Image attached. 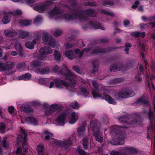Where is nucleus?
Returning a JSON list of instances; mask_svg holds the SVG:
<instances>
[{
    "label": "nucleus",
    "mask_w": 155,
    "mask_h": 155,
    "mask_svg": "<svg viewBox=\"0 0 155 155\" xmlns=\"http://www.w3.org/2000/svg\"><path fill=\"white\" fill-rule=\"evenodd\" d=\"M129 126H120L114 125L111 127V132L115 134V138L110 141L113 145H123L125 143L126 134L124 128H127Z\"/></svg>",
    "instance_id": "f257e3e1"
},
{
    "label": "nucleus",
    "mask_w": 155,
    "mask_h": 155,
    "mask_svg": "<svg viewBox=\"0 0 155 155\" xmlns=\"http://www.w3.org/2000/svg\"><path fill=\"white\" fill-rule=\"evenodd\" d=\"M64 68L65 69L64 70L61 67L57 65H55L53 67V71L54 73L64 76L65 80H68L71 82V86L75 87L77 83L76 76L71 72L66 65L65 66Z\"/></svg>",
    "instance_id": "f03ea898"
},
{
    "label": "nucleus",
    "mask_w": 155,
    "mask_h": 155,
    "mask_svg": "<svg viewBox=\"0 0 155 155\" xmlns=\"http://www.w3.org/2000/svg\"><path fill=\"white\" fill-rule=\"evenodd\" d=\"M92 86L94 87V89L92 91V94L94 98H99L102 99H104L109 104H116L115 100L113 98L107 94H105L103 96L98 93L99 90L98 87V84L96 81H92Z\"/></svg>",
    "instance_id": "7ed1b4c3"
},
{
    "label": "nucleus",
    "mask_w": 155,
    "mask_h": 155,
    "mask_svg": "<svg viewBox=\"0 0 155 155\" xmlns=\"http://www.w3.org/2000/svg\"><path fill=\"white\" fill-rule=\"evenodd\" d=\"M100 122L97 119L92 120L90 122V126L93 131V135L96 141L102 143L103 141L102 135L100 131Z\"/></svg>",
    "instance_id": "20e7f679"
},
{
    "label": "nucleus",
    "mask_w": 155,
    "mask_h": 155,
    "mask_svg": "<svg viewBox=\"0 0 155 155\" xmlns=\"http://www.w3.org/2000/svg\"><path fill=\"white\" fill-rule=\"evenodd\" d=\"M140 117L136 115L135 117H132L129 115H122L118 119V121L124 125H129L134 124H136L138 122Z\"/></svg>",
    "instance_id": "39448f33"
},
{
    "label": "nucleus",
    "mask_w": 155,
    "mask_h": 155,
    "mask_svg": "<svg viewBox=\"0 0 155 155\" xmlns=\"http://www.w3.org/2000/svg\"><path fill=\"white\" fill-rule=\"evenodd\" d=\"M52 1L47 0L44 2L38 3L34 7V9L39 13L44 12L47 9L50 8L52 5Z\"/></svg>",
    "instance_id": "423d86ee"
},
{
    "label": "nucleus",
    "mask_w": 155,
    "mask_h": 155,
    "mask_svg": "<svg viewBox=\"0 0 155 155\" xmlns=\"http://www.w3.org/2000/svg\"><path fill=\"white\" fill-rule=\"evenodd\" d=\"M120 48V47H115L114 48L110 47L106 48H95L93 49L91 51L92 54L98 53H105L106 52H109L114 51L115 49H118Z\"/></svg>",
    "instance_id": "0eeeda50"
},
{
    "label": "nucleus",
    "mask_w": 155,
    "mask_h": 155,
    "mask_svg": "<svg viewBox=\"0 0 155 155\" xmlns=\"http://www.w3.org/2000/svg\"><path fill=\"white\" fill-rule=\"evenodd\" d=\"M14 66V63L11 61L3 63L0 61V70L2 71H9Z\"/></svg>",
    "instance_id": "6e6552de"
},
{
    "label": "nucleus",
    "mask_w": 155,
    "mask_h": 155,
    "mask_svg": "<svg viewBox=\"0 0 155 155\" xmlns=\"http://www.w3.org/2000/svg\"><path fill=\"white\" fill-rule=\"evenodd\" d=\"M56 143L60 147H63L67 149L72 144V141L70 138H68V140H65L62 141H57L56 142Z\"/></svg>",
    "instance_id": "1a4fd4ad"
},
{
    "label": "nucleus",
    "mask_w": 155,
    "mask_h": 155,
    "mask_svg": "<svg viewBox=\"0 0 155 155\" xmlns=\"http://www.w3.org/2000/svg\"><path fill=\"white\" fill-rule=\"evenodd\" d=\"M127 66L121 64L120 67H118L116 64H112L110 67V71H126L127 70L126 69Z\"/></svg>",
    "instance_id": "9d476101"
},
{
    "label": "nucleus",
    "mask_w": 155,
    "mask_h": 155,
    "mask_svg": "<svg viewBox=\"0 0 155 155\" xmlns=\"http://www.w3.org/2000/svg\"><path fill=\"white\" fill-rule=\"evenodd\" d=\"M85 11L80 10L78 11L77 12L73 13L74 16V20L78 18L80 20H86L87 19V17L84 14Z\"/></svg>",
    "instance_id": "9b49d317"
},
{
    "label": "nucleus",
    "mask_w": 155,
    "mask_h": 155,
    "mask_svg": "<svg viewBox=\"0 0 155 155\" xmlns=\"http://www.w3.org/2000/svg\"><path fill=\"white\" fill-rule=\"evenodd\" d=\"M63 12L62 10L55 6L49 12L48 14L51 17H53L55 15L58 14H61Z\"/></svg>",
    "instance_id": "f8f14e48"
},
{
    "label": "nucleus",
    "mask_w": 155,
    "mask_h": 155,
    "mask_svg": "<svg viewBox=\"0 0 155 155\" xmlns=\"http://www.w3.org/2000/svg\"><path fill=\"white\" fill-rule=\"evenodd\" d=\"M68 81V82L69 83H67L64 80H62L59 81L58 79H55L54 81V82L55 83V85L57 87H61V85H62L66 87L67 88H68L70 86L71 87H71V86L70 84L71 82L68 81V80H67Z\"/></svg>",
    "instance_id": "ddd939ff"
},
{
    "label": "nucleus",
    "mask_w": 155,
    "mask_h": 155,
    "mask_svg": "<svg viewBox=\"0 0 155 155\" xmlns=\"http://www.w3.org/2000/svg\"><path fill=\"white\" fill-rule=\"evenodd\" d=\"M67 116L66 113H63L61 114L57 118L56 121L58 125L63 126L65 124V120Z\"/></svg>",
    "instance_id": "4468645a"
},
{
    "label": "nucleus",
    "mask_w": 155,
    "mask_h": 155,
    "mask_svg": "<svg viewBox=\"0 0 155 155\" xmlns=\"http://www.w3.org/2000/svg\"><path fill=\"white\" fill-rule=\"evenodd\" d=\"M15 48L18 51L19 55L21 57H25V54L23 52L22 45L19 42L15 44Z\"/></svg>",
    "instance_id": "2eb2a0df"
},
{
    "label": "nucleus",
    "mask_w": 155,
    "mask_h": 155,
    "mask_svg": "<svg viewBox=\"0 0 155 155\" xmlns=\"http://www.w3.org/2000/svg\"><path fill=\"white\" fill-rule=\"evenodd\" d=\"M52 50L50 47L44 46L40 49V52L42 55H47L51 53Z\"/></svg>",
    "instance_id": "dca6fc26"
},
{
    "label": "nucleus",
    "mask_w": 155,
    "mask_h": 155,
    "mask_svg": "<svg viewBox=\"0 0 155 155\" xmlns=\"http://www.w3.org/2000/svg\"><path fill=\"white\" fill-rule=\"evenodd\" d=\"M21 131L22 132V134H20V135H18L17 137V139L19 138V140L20 141L23 142L27 141V134L25 132V129L21 128Z\"/></svg>",
    "instance_id": "f3484780"
},
{
    "label": "nucleus",
    "mask_w": 155,
    "mask_h": 155,
    "mask_svg": "<svg viewBox=\"0 0 155 155\" xmlns=\"http://www.w3.org/2000/svg\"><path fill=\"white\" fill-rule=\"evenodd\" d=\"M42 65V62L40 61L34 60L30 63L31 66L32 68L35 69L38 67H40Z\"/></svg>",
    "instance_id": "a211bd4d"
},
{
    "label": "nucleus",
    "mask_w": 155,
    "mask_h": 155,
    "mask_svg": "<svg viewBox=\"0 0 155 155\" xmlns=\"http://www.w3.org/2000/svg\"><path fill=\"white\" fill-rule=\"evenodd\" d=\"M92 64L93 66V69L91 71V72L92 73H95L97 72L99 69V61L97 59L94 60L93 61Z\"/></svg>",
    "instance_id": "6ab92c4d"
},
{
    "label": "nucleus",
    "mask_w": 155,
    "mask_h": 155,
    "mask_svg": "<svg viewBox=\"0 0 155 155\" xmlns=\"http://www.w3.org/2000/svg\"><path fill=\"white\" fill-rule=\"evenodd\" d=\"M21 108L22 111L26 113H29L34 111V110L27 104H25L22 105Z\"/></svg>",
    "instance_id": "aec40b11"
},
{
    "label": "nucleus",
    "mask_w": 155,
    "mask_h": 155,
    "mask_svg": "<svg viewBox=\"0 0 155 155\" xmlns=\"http://www.w3.org/2000/svg\"><path fill=\"white\" fill-rule=\"evenodd\" d=\"M85 13L88 16L94 17L97 16V14L95 11L91 8L87 9L85 11Z\"/></svg>",
    "instance_id": "412c9836"
},
{
    "label": "nucleus",
    "mask_w": 155,
    "mask_h": 155,
    "mask_svg": "<svg viewBox=\"0 0 155 155\" xmlns=\"http://www.w3.org/2000/svg\"><path fill=\"white\" fill-rule=\"evenodd\" d=\"M4 33L6 36L8 37H13L17 35V32L15 30H6L4 31Z\"/></svg>",
    "instance_id": "4be33fe9"
},
{
    "label": "nucleus",
    "mask_w": 155,
    "mask_h": 155,
    "mask_svg": "<svg viewBox=\"0 0 155 155\" xmlns=\"http://www.w3.org/2000/svg\"><path fill=\"white\" fill-rule=\"evenodd\" d=\"M50 71L48 67H45L42 68L41 69H38L36 70V72L38 74H48Z\"/></svg>",
    "instance_id": "5701e85b"
},
{
    "label": "nucleus",
    "mask_w": 155,
    "mask_h": 155,
    "mask_svg": "<svg viewBox=\"0 0 155 155\" xmlns=\"http://www.w3.org/2000/svg\"><path fill=\"white\" fill-rule=\"evenodd\" d=\"M26 121L31 124L37 125L38 124V121L34 117H29L26 118Z\"/></svg>",
    "instance_id": "b1692460"
},
{
    "label": "nucleus",
    "mask_w": 155,
    "mask_h": 155,
    "mask_svg": "<svg viewBox=\"0 0 155 155\" xmlns=\"http://www.w3.org/2000/svg\"><path fill=\"white\" fill-rule=\"evenodd\" d=\"M140 103L142 104L147 106H150L149 101L146 99H144L142 97L138 98L137 101L134 103V104L135 105V104H140Z\"/></svg>",
    "instance_id": "393cba45"
},
{
    "label": "nucleus",
    "mask_w": 155,
    "mask_h": 155,
    "mask_svg": "<svg viewBox=\"0 0 155 155\" xmlns=\"http://www.w3.org/2000/svg\"><path fill=\"white\" fill-rule=\"evenodd\" d=\"M61 17L64 19L66 20H74L73 13L71 14H70L68 13H65L61 15Z\"/></svg>",
    "instance_id": "a878e982"
},
{
    "label": "nucleus",
    "mask_w": 155,
    "mask_h": 155,
    "mask_svg": "<svg viewBox=\"0 0 155 155\" xmlns=\"http://www.w3.org/2000/svg\"><path fill=\"white\" fill-rule=\"evenodd\" d=\"M124 150L126 152H128L130 154H137L138 153V150L135 148L132 147H125Z\"/></svg>",
    "instance_id": "bb28decb"
},
{
    "label": "nucleus",
    "mask_w": 155,
    "mask_h": 155,
    "mask_svg": "<svg viewBox=\"0 0 155 155\" xmlns=\"http://www.w3.org/2000/svg\"><path fill=\"white\" fill-rule=\"evenodd\" d=\"M89 24L95 29L100 28V24L96 21H89Z\"/></svg>",
    "instance_id": "cd10ccee"
},
{
    "label": "nucleus",
    "mask_w": 155,
    "mask_h": 155,
    "mask_svg": "<svg viewBox=\"0 0 155 155\" xmlns=\"http://www.w3.org/2000/svg\"><path fill=\"white\" fill-rule=\"evenodd\" d=\"M31 75L29 73H26L23 74L22 75H21L18 78V80H23L25 81L28 80L31 77Z\"/></svg>",
    "instance_id": "c85d7f7f"
},
{
    "label": "nucleus",
    "mask_w": 155,
    "mask_h": 155,
    "mask_svg": "<svg viewBox=\"0 0 155 155\" xmlns=\"http://www.w3.org/2000/svg\"><path fill=\"white\" fill-rule=\"evenodd\" d=\"M76 151L79 155H87V153L83 150L81 146H78L76 147Z\"/></svg>",
    "instance_id": "c756f323"
},
{
    "label": "nucleus",
    "mask_w": 155,
    "mask_h": 155,
    "mask_svg": "<svg viewBox=\"0 0 155 155\" xmlns=\"http://www.w3.org/2000/svg\"><path fill=\"white\" fill-rule=\"evenodd\" d=\"M65 55L71 60L73 59L74 57L73 52L70 50H66L65 52Z\"/></svg>",
    "instance_id": "7c9ffc66"
},
{
    "label": "nucleus",
    "mask_w": 155,
    "mask_h": 155,
    "mask_svg": "<svg viewBox=\"0 0 155 155\" xmlns=\"http://www.w3.org/2000/svg\"><path fill=\"white\" fill-rule=\"evenodd\" d=\"M37 150L38 155H44V154L45 149L42 145H38L37 146Z\"/></svg>",
    "instance_id": "2f4dec72"
},
{
    "label": "nucleus",
    "mask_w": 155,
    "mask_h": 155,
    "mask_svg": "<svg viewBox=\"0 0 155 155\" xmlns=\"http://www.w3.org/2000/svg\"><path fill=\"white\" fill-rule=\"evenodd\" d=\"M19 37L23 39L28 37L29 35L28 32L21 30L19 31Z\"/></svg>",
    "instance_id": "473e14b6"
},
{
    "label": "nucleus",
    "mask_w": 155,
    "mask_h": 155,
    "mask_svg": "<svg viewBox=\"0 0 155 155\" xmlns=\"http://www.w3.org/2000/svg\"><path fill=\"white\" fill-rule=\"evenodd\" d=\"M61 55L57 50H55L54 53V58L55 61H60L61 60Z\"/></svg>",
    "instance_id": "72a5a7b5"
},
{
    "label": "nucleus",
    "mask_w": 155,
    "mask_h": 155,
    "mask_svg": "<svg viewBox=\"0 0 155 155\" xmlns=\"http://www.w3.org/2000/svg\"><path fill=\"white\" fill-rule=\"evenodd\" d=\"M76 113L74 112H73L71 114V117L69 119V122L70 123L73 124L78 119L76 118L75 117Z\"/></svg>",
    "instance_id": "f704fd0d"
},
{
    "label": "nucleus",
    "mask_w": 155,
    "mask_h": 155,
    "mask_svg": "<svg viewBox=\"0 0 155 155\" xmlns=\"http://www.w3.org/2000/svg\"><path fill=\"white\" fill-rule=\"evenodd\" d=\"M149 120L150 122L151 125V126H153V120L154 118L153 116V112L150 109H149V111L148 113Z\"/></svg>",
    "instance_id": "c9c22d12"
},
{
    "label": "nucleus",
    "mask_w": 155,
    "mask_h": 155,
    "mask_svg": "<svg viewBox=\"0 0 155 155\" xmlns=\"http://www.w3.org/2000/svg\"><path fill=\"white\" fill-rule=\"evenodd\" d=\"M53 108V105H51L49 107V109L46 110L45 112V115L47 116L52 115L54 112Z\"/></svg>",
    "instance_id": "e433bc0d"
},
{
    "label": "nucleus",
    "mask_w": 155,
    "mask_h": 155,
    "mask_svg": "<svg viewBox=\"0 0 155 155\" xmlns=\"http://www.w3.org/2000/svg\"><path fill=\"white\" fill-rule=\"evenodd\" d=\"M82 144L84 150H86L88 148L89 143L88 140L87 138H84L83 139Z\"/></svg>",
    "instance_id": "4c0bfd02"
},
{
    "label": "nucleus",
    "mask_w": 155,
    "mask_h": 155,
    "mask_svg": "<svg viewBox=\"0 0 155 155\" xmlns=\"http://www.w3.org/2000/svg\"><path fill=\"white\" fill-rule=\"evenodd\" d=\"M80 90L81 93L84 97H87L88 96L89 93L85 87H81Z\"/></svg>",
    "instance_id": "58836bf2"
},
{
    "label": "nucleus",
    "mask_w": 155,
    "mask_h": 155,
    "mask_svg": "<svg viewBox=\"0 0 155 155\" xmlns=\"http://www.w3.org/2000/svg\"><path fill=\"white\" fill-rule=\"evenodd\" d=\"M53 105V108L54 112H60L63 109V107L61 105H58L55 104H52Z\"/></svg>",
    "instance_id": "ea45409f"
},
{
    "label": "nucleus",
    "mask_w": 155,
    "mask_h": 155,
    "mask_svg": "<svg viewBox=\"0 0 155 155\" xmlns=\"http://www.w3.org/2000/svg\"><path fill=\"white\" fill-rule=\"evenodd\" d=\"M101 5L104 6H108L109 5L113 6L114 5V3L112 1L105 0L102 2Z\"/></svg>",
    "instance_id": "a19ab883"
},
{
    "label": "nucleus",
    "mask_w": 155,
    "mask_h": 155,
    "mask_svg": "<svg viewBox=\"0 0 155 155\" xmlns=\"http://www.w3.org/2000/svg\"><path fill=\"white\" fill-rule=\"evenodd\" d=\"M6 126L3 123H0V133L4 134L5 133Z\"/></svg>",
    "instance_id": "79ce46f5"
},
{
    "label": "nucleus",
    "mask_w": 155,
    "mask_h": 155,
    "mask_svg": "<svg viewBox=\"0 0 155 155\" xmlns=\"http://www.w3.org/2000/svg\"><path fill=\"white\" fill-rule=\"evenodd\" d=\"M49 37V35L48 33H45L43 34L42 41L43 42L46 43L48 42Z\"/></svg>",
    "instance_id": "37998d69"
},
{
    "label": "nucleus",
    "mask_w": 155,
    "mask_h": 155,
    "mask_svg": "<svg viewBox=\"0 0 155 155\" xmlns=\"http://www.w3.org/2000/svg\"><path fill=\"white\" fill-rule=\"evenodd\" d=\"M10 21V18L8 16L5 14V15L2 19V21L4 24L8 23Z\"/></svg>",
    "instance_id": "c03bdc74"
},
{
    "label": "nucleus",
    "mask_w": 155,
    "mask_h": 155,
    "mask_svg": "<svg viewBox=\"0 0 155 155\" xmlns=\"http://www.w3.org/2000/svg\"><path fill=\"white\" fill-rule=\"evenodd\" d=\"M72 69L78 74H81V71L79 67L78 66H73L72 67Z\"/></svg>",
    "instance_id": "a18cd8bd"
},
{
    "label": "nucleus",
    "mask_w": 155,
    "mask_h": 155,
    "mask_svg": "<svg viewBox=\"0 0 155 155\" xmlns=\"http://www.w3.org/2000/svg\"><path fill=\"white\" fill-rule=\"evenodd\" d=\"M25 45L26 47L30 49H33L34 48L33 43L31 42H27Z\"/></svg>",
    "instance_id": "49530a36"
},
{
    "label": "nucleus",
    "mask_w": 155,
    "mask_h": 155,
    "mask_svg": "<svg viewBox=\"0 0 155 155\" xmlns=\"http://www.w3.org/2000/svg\"><path fill=\"white\" fill-rule=\"evenodd\" d=\"M27 141H23L22 143V145L24 149V150H23V152L24 154H25V153H26L28 151V146L27 144Z\"/></svg>",
    "instance_id": "de8ad7c7"
},
{
    "label": "nucleus",
    "mask_w": 155,
    "mask_h": 155,
    "mask_svg": "<svg viewBox=\"0 0 155 155\" xmlns=\"http://www.w3.org/2000/svg\"><path fill=\"white\" fill-rule=\"evenodd\" d=\"M127 93L125 92H120L118 94V96L120 98H124L127 97Z\"/></svg>",
    "instance_id": "09e8293b"
},
{
    "label": "nucleus",
    "mask_w": 155,
    "mask_h": 155,
    "mask_svg": "<svg viewBox=\"0 0 155 155\" xmlns=\"http://www.w3.org/2000/svg\"><path fill=\"white\" fill-rule=\"evenodd\" d=\"M26 67V64L24 62H21L19 63L17 65V68L20 70H21Z\"/></svg>",
    "instance_id": "8fccbe9b"
},
{
    "label": "nucleus",
    "mask_w": 155,
    "mask_h": 155,
    "mask_svg": "<svg viewBox=\"0 0 155 155\" xmlns=\"http://www.w3.org/2000/svg\"><path fill=\"white\" fill-rule=\"evenodd\" d=\"M70 106L73 108L77 109L79 108V104L76 101L71 103Z\"/></svg>",
    "instance_id": "3c124183"
},
{
    "label": "nucleus",
    "mask_w": 155,
    "mask_h": 155,
    "mask_svg": "<svg viewBox=\"0 0 155 155\" xmlns=\"http://www.w3.org/2000/svg\"><path fill=\"white\" fill-rule=\"evenodd\" d=\"M21 23L22 25H24L25 26H28L31 25V21L26 19L24 21H21Z\"/></svg>",
    "instance_id": "603ef678"
},
{
    "label": "nucleus",
    "mask_w": 155,
    "mask_h": 155,
    "mask_svg": "<svg viewBox=\"0 0 155 155\" xmlns=\"http://www.w3.org/2000/svg\"><path fill=\"white\" fill-rule=\"evenodd\" d=\"M22 12L20 9H18L15 11L11 12V14L15 15H20L22 14Z\"/></svg>",
    "instance_id": "864d4df0"
},
{
    "label": "nucleus",
    "mask_w": 155,
    "mask_h": 155,
    "mask_svg": "<svg viewBox=\"0 0 155 155\" xmlns=\"http://www.w3.org/2000/svg\"><path fill=\"white\" fill-rule=\"evenodd\" d=\"M127 93V97H132L134 96L135 95V93L132 90H129L126 92Z\"/></svg>",
    "instance_id": "5fc2aeb1"
},
{
    "label": "nucleus",
    "mask_w": 155,
    "mask_h": 155,
    "mask_svg": "<svg viewBox=\"0 0 155 155\" xmlns=\"http://www.w3.org/2000/svg\"><path fill=\"white\" fill-rule=\"evenodd\" d=\"M93 48V47L92 43H90L88 45V47L87 48H84L82 50L84 52L85 51L87 52L90 50H91Z\"/></svg>",
    "instance_id": "6e6d98bb"
},
{
    "label": "nucleus",
    "mask_w": 155,
    "mask_h": 155,
    "mask_svg": "<svg viewBox=\"0 0 155 155\" xmlns=\"http://www.w3.org/2000/svg\"><path fill=\"white\" fill-rule=\"evenodd\" d=\"M131 35L132 36H134L138 38L140 36V32L139 31H134L131 33Z\"/></svg>",
    "instance_id": "4d7b16f0"
},
{
    "label": "nucleus",
    "mask_w": 155,
    "mask_h": 155,
    "mask_svg": "<svg viewBox=\"0 0 155 155\" xmlns=\"http://www.w3.org/2000/svg\"><path fill=\"white\" fill-rule=\"evenodd\" d=\"M85 131V125L80 127L77 129V132L78 133H84Z\"/></svg>",
    "instance_id": "13d9d810"
},
{
    "label": "nucleus",
    "mask_w": 155,
    "mask_h": 155,
    "mask_svg": "<svg viewBox=\"0 0 155 155\" xmlns=\"http://www.w3.org/2000/svg\"><path fill=\"white\" fill-rule=\"evenodd\" d=\"M62 33V31L59 30H57L54 32L53 35L55 37H58L60 36Z\"/></svg>",
    "instance_id": "bf43d9fd"
},
{
    "label": "nucleus",
    "mask_w": 155,
    "mask_h": 155,
    "mask_svg": "<svg viewBox=\"0 0 155 155\" xmlns=\"http://www.w3.org/2000/svg\"><path fill=\"white\" fill-rule=\"evenodd\" d=\"M102 13L104 15H109L111 17H114V15L112 13L107 11L105 10H103L102 11Z\"/></svg>",
    "instance_id": "052dcab7"
},
{
    "label": "nucleus",
    "mask_w": 155,
    "mask_h": 155,
    "mask_svg": "<svg viewBox=\"0 0 155 155\" xmlns=\"http://www.w3.org/2000/svg\"><path fill=\"white\" fill-rule=\"evenodd\" d=\"M103 122L105 124H107L108 123L109 121V119L107 116L105 115H104L103 117Z\"/></svg>",
    "instance_id": "680f3d73"
},
{
    "label": "nucleus",
    "mask_w": 155,
    "mask_h": 155,
    "mask_svg": "<svg viewBox=\"0 0 155 155\" xmlns=\"http://www.w3.org/2000/svg\"><path fill=\"white\" fill-rule=\"evenodd\" d=\"M55 41L54 40L52 39L49 40L48 45L51 48H54L55 45Z\"/></svg>",
    "instance_id": "e2e57ef3"
},
{
    "label": "nucleus",
    "mask_w": 155,
    "mask_h": 155,
    "mask_svg": "<svg viewBox=\"0 0 155 155\" xmlns=\"http://www.w3.org/2000/svg\"><path fill=\"white\" fill-rule=\"evenodd\" d=\"M141 54L142 58V60H143L144 61V62L145 63V68H147V66L148 65V63L147 60L145 59L144 54V53L143 52H142L141 53Z\"/></svg>",
    "instance_id": "0e129e2a"
},
{
    "label": "nucleus",
    "mask_w": 155,
    "mask_h": 155,
    "mask_svg": "<svg viewBox=\"0 0 155 155\" xmlns=\"http://www.w3.org/2000/svg\"><path fill=\"white\" fill-rule=\"evenodd\" d=\"M64 46L66 48L68 49L74 47V45L72 44L71 43H66Z\"/></svg>",
    "instance_id": "69168bd1"
},
{
    "label": "nucleus",
    "mask_w": 155,
    "mask_h": 155,
    "mask_svg": "<svg viewBox=\"0 0 155 155\" xmlns=\"http://www.w3.org/2000/svg\"><path fill=\"white\" fill-rule=\"evenodd\" d=\"M15 109V108L13 106H9L8 107V111L9 113L12 114L13 112Z\"/></svg>",
    "instance_id": "338daca9"
},
{
    "label": "nucleus",
    "mask_w": 155,
    "mask_h": 155,
    "mask_svg": "<svg viewBox=\"0 0 155 155\" xmlns=\"http://www.w3.org/2000/svg\"><path fill=\"white\" fill-rule=\"evenodd\" d=\"M2 144L3 147H8V145L7 143L6 140L5 139L3 140L2 143Z\"/></svg>",
    "instance_id": "774afa93"
}]
</instances>
